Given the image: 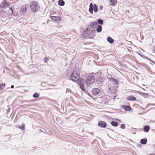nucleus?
<instances>
[{
  "instance_id": "17",
  "label": "nucleus",
  "mask_w": 155,
  "mask_h": 155,
  "mask_svg": "<svg viewBox=\"0 0 155 155\" xmlns=\"http://www.w3.org/2000/svg\"><path fill=\"white\" fill-rule=\"evenodd\" d=\"M58 4L60 6H63L64 5V2L62 0H59L58 2Z\"/></svg>"
},
{
  "instance_id": "20",
  "label": "nucleus",
  "mask_w": 155,
  "mask_h": 155,
  "mask_svg": "<svg viewBox=\"0 0 155 155\" xmlns=\"http://www.w3.org/2000/svg\"><path fill=\"white\" fill-rule=\"evenodd\" d=\"M111 124L114 127H116L118 124L117 123L114 121H112L111 122Z\"/></svg>"
},
{
  "instance_id": "27",
  "label": "nucleus",
  "mask_w": 155,
  "mask_h": 155,
  "mask_svg": "<svg viewBox=\"0 0 155 155\" xmlns=\"http://www.w3.org/2000/svg\"><path fill=\"white\" fill-rule=\"evenodd\" d=\"M25 126V124H23L22 125V127H21V129L23 130H24L25 129V128L24 127Z\"/></svg>"
},
{
  "instance_id": "23",
  "label": "nucleus",
  "mask_w": 155,
  "mask_h": 155,
  "mask_svg": "<svg viewBox=\"0 0 155 155\" xmlns=\"http://www.w3.org/2000/svg\"><path fill=\"white\" fill-rule=\"evenodd\" d=\"M125 109L127 111H130L131 110V107L129 106H127L125 107Z\"/></svg>"
},
{
  "instance_id": "25",
  "label": "nucleus",
  "mask_w": 155,
  "mask_h": 155,
  "mask_svg": "<svg viewBox=\"0 0 155 155\" xmlns=\"http://www.w3.org/2000/svg\"><path fill=\"white\" fill-rule=\"evenodd\" d=\"M120 127L122 129H124L125 127V125L124 124H122L120 126Z\"/></svg>"
},
{
  "instance_id": "13",
  "label": "nucleus",
  "mask_w": 155,
  "mask_h": 155,
  "mask_svg": "<svg viewBox=\"0 0 155 155\" xmlns=\"http://www.w3.org/2000/svg\"><path fill=\"white\" fill-rule=\"evenodd\" d=\"M51 19L55 21H57L60 20V18L59 16H52L51 17Z\"/></svg>"
},
{
  "instance_id": "1",
  "label": "nucleus",
  "mask_w": 155,
  "mask_h": 155,
  "mask_svg": "<svg viewBox=\"0 0 155 155\" xmlns=\"http://www.w3.org/2000/svg\"><path fill=\"white\" fill-rule=\"evenodd\" d=\"M95 79V78L93 75H91L87 78L85 81L81 78L79 79V84L81 90L84 92L85 91L86 89L84 87V84H85L86 87L94 82Z\"/></svg>"
},
{
  "instance_id": "26",
  "label": "nucleus",
  "mask_w": 155,
  "mask_h": 155,
  "mask_svg": "<svg viewBox=\"0 0 155 155\" xmlns=\"http://www.w3.org/2000/svg\"><path fill=\"white\" fill-rule=\"evenodd\" d=\"M48 59L46 57H45L44 58V61L45 63H46L48 61Z\"/></svg>"
},
{
  "instance_id": "2",
  "label": "nucleus",
  "mask_w": 155,
  "mask_h": 155,
  "mask_svg": "<svg viewBox=\"0 0 155 155\" xmlns=\"http://www.w3.org/2000/svg\"><path fill=\"white\" fill-rule=\"evenodd\" d=\"M97 23L96 22H94L92 23V25L87 28L84 31L83 35L86 37H87L91 35L94 34L95 31L94 28V27L96 26V25H97Z\"/></svg>"
},
{
  "instance_id": "4",
  "label": "nucleus",
  "mask_w": 155,
  "mask_h": 155,
  "mask_svg": "<svg viewBox=\"0 0 155 155\" xmlns=\"http://www.w3.org/2000/svg\"><path fill=\"white\" fill-rule=\"evenodd\" d=\"M30 6L31 10L34 12H37L39 8L38 3L35 2H31L30 5Z\"/></svg>"
},
{
  "instance_id": "33",
  "label": "nucleus",
  "mask_w": 155,
  "mask_h": 155,
  "mask_svg": "<svg viewBox=\"0 0 155 155\" xmlns=\"http://www.w3.org/2000/svg\"><path fill=\"white\" fill-rule=\"evenodd\" d=\"M102 78V79H103V80H102V81H102H102H103V80H104V79H103V78Z\"/></svg>"
},
{
  "instance_id": "18",
  "label": "nucleus",
  "mask_w": 155,
  "mask_h": 155,
  "mask_svg": "<svg viewBox=\"0 0 155 155\" xmlns=\"http://www.w3.org/2000/svg\"><path fill=\"white\" fill-rule=\"evenodd\" d=\"M107 41L110 44L113 43L114 42V40L110 37H108L107 38Z\"/></svg>"
},
{
  "instance_id": "24",
  "label": "nucleus",
  "mask_w": 155,
  "mask_h": 155,
  "mask_svg": "<svg viewBox=\"0 0 155 155\" xmlns=\"http://www.w3.org/2000/svg\"><path fill=\"white\" fill-rule=\"evenodd\" d=\"M103 21L101 19H99L97 20V22L98 24L102 25L103 23Z\"/></svg>"
},
{
  "instance_id": "6",
  "label": "nucleus",
  "mask_w": 155,
  "mask_h": 155,
  "mask_svg": "<svg viewBox=\"0 0 155 155\" xmlns=\"http://www.w3.org/2000/svg\"><path fill=\"white\" fill-rule=\"evenodd\" d=\"M117 86L115 85L111 86L109 88V91L112 93H115L117 90Z\"/></svg>"
},
{
  "instance_id": "21",
  "label": "nucleus",
  "mask_w": 155,
  "mask_h": 155,
  "mask_svg": "<svg viewBox=\"0 0 155 155\" xmlns=\"http://www.w3.org/2000/svg\"><path fill=\"white\" fill-rule=\"evenodd\" d=\"M5 86V84H0V91L2 90Z\"/></svg>"
},
{
  "instance_id": "14",
  "label": "nucleus",
  "mask_w": 155,
  "mask_h": 155,
  "mask_svg": "<svg viewBox=\"0 0 155 155\" xmlns=\"http://www.w3.org/2000/svg\"><path fill=\"white\" fill-rule=\"evenodd\" d=\"M150 129V126L148 125H146L144 127L143 130L144 132L147 133L149 131Z\"/></svg>"
},
{
  "instance_id": "12",
  "label": "nucleus",
  "mask_w": 155,
  "mask_h": 155,
  "mask_svg": "<svg viewBox=\"0 0 155 155\" xmlns=\"http://www.w3.org/2000/svg\"><path fill=\"white\" fill-rule=\"evenodd\" d=\"M127 99L129 101H135L136 99V97L133 96H129L127 97Z\"/></svg>"
},
{
  "instance_id": "31",
  "label": "nucleus",
  "mask_w": 155,
  "mask_h": 155,
  "mask_svg": "<svg viewBox=\"0 0 155 155\" xmlns=\"http://www.w3.org/2000/svg\"><path fill=\"white\" fill-rule=\"evenodd\" d=\"M19 128H20V129H21V126H19Z\"/></svg>"
},
{
  "instance_id": "16",
  "label": "nucleus",
  "mask_w": 155,
  "mask_h": 155,
  "mask_svg": "<svg viewBox=\"0 0 155 155\" xmlns=\"http://www.w3.org/2000/svg\"><path fill=\"white\" fill-rule=\"evenodd\" d=\"M109 1L110 2L111 6L114 5L117 2V0H109Z\"/></svg>"
},
{
  "instance_id": "34",
  "label": "nucleus",
  "mask_w": 155,
  "mask_h": 155,
  "mask_svg": "<svg viewBox=\"0 0 155 155\" xmlns=\"http://www.w3.org/2000/svg\"><path fill=\"white\" fill-rule=\"evenodd\" d=\"M150 155H155V154L151 155V154H150Z\"/></svg>"
},
{
  "instance_id": "19",
  "label": "nucleus",
  "mask_w": 155,
  "mask_h": 155,
  "mask_svg": "<svg viewBox=\"0 0 155 155\" xmlns=\"http://www.w3.org/2000/svg\"><path fill=\"white\" fill-rule=\"evenodd\" d=\"M147 139H142L140 140V143H141L145 144L147 143Z\"/></svg>"
},
{
  "instance_id": "15",
  "label": "nucleus",
  "mask_w": 155,
  "mask_h": 155,
  "mask_svg": "<svg viewBox=\"0 0 155 155\" xmlns=\"http://www.w3.org/2000/svg\"><path fill=\"white\" fill-rule=\"evenodd\" d=\"M102 27L101 26L97 25V27L96 30L98 32H101L102 30Z\"/></svg>"
},
{
  "instance_id": "28",
  "label": "nucleus",
  "mask_w": 155,
  "mask_h": 155,
  "mask_svg": "<svg viewBox=\"0 0 155 155\" xmlns=\"http://www.w3.org/2000/svg\"><path fill=\"white\" fill-rule=\"evenodd\" d=\"M9 10L10 11H11V14H12L13 13V9H12V8H10Z\"/></svg>"
},
{
  "instance_id": "32",
  "label": "nucleus",
  "mask_w": 155,
  "mask_h": 155,
  "mask_svg": "<svg viewBox=\"0 0 155 155\" xmlns=\"http://www.w3.org/2000/svg\"><path fill=\"white\" fill-rule=\"evenodd\" d=\"M116 96H115L114 97V100H115V97H116Z\"/></svg>"
},
{
  "instance_id": "7",
  "label": "nucleus",
  "mask_w": 155,
  "mask_h": 155,
  "mask_svg": "<svg viewBox=\"0 0 155 155\" xmlns=\"http://www.w3.org/2000/svg\"><path fill=\"white\" fill-rule=\"evenodd\" d=\"M100 92V90L98 88H94L91 91V94L94 95L98 94Z\"/></svg>"
},
{
  "instance_id": "5",
  "label": "nucleus",
  "mask_w": 155,
  "mask_h": 155,
  "mask_svg": "<svg viewBox=\"0 0 155 155\" xmlns=\"http://www.w3.org/2000/svg\"><path fill=\"white\" fill-rule=\"evenodd\" d=\"M93 9H94V12H97L98 11V6L96 4H94V5L93 8V5L91 3L90 4L89 9V11L90 13H92L93 12Z\"/></svg>"
},
{
  "instance_id": "8",
  "label": "nucleus",
  "mask_w": 155,
  "mask_h": 155,
  "mask_svg": "<svg viewBox=\"0 0 155 155\" xmlns=\"http://www.w3.org/2000/svg\"><path fill=\"white\" fill-rule=\"evenodd\" d=\"M27 6L26 5L22 6L20 10V12L22 15L24 14L26 12Z\"/></svg>"
},
{
  "instance_id": "30",
  "label": "nucleus",
  "mask_w": 155,
  "mask_h": 155,
  "mask_svg": "<svg viewBox=\"0 0 155 155\" xmlns=\"http://www.w3.org/2000/svg\"><path fill=\"white\" fill-rule=\"evenodd\" d=\"M14 87V86L13 85H12L11 86V88H12Z\"/></svg>"
},
{
  "instance_id": "3",
  "label": "nucleus",
  "mask_w": 155,
  "mask_h": 155,
  "mask_svg": "<svg viewBox=\"0 0 155 155\" xmlns=\"http://www.w3.org/2000/svg\"><path fill=\"white\" fill-rule=\"evenodd\" d=\"M80 76V71L79 70H77L74 71L72 74L70 79L73 81L76 82L79 79Z\"/></svg>"
},
{
  "instance_id": "22",
  "label": "nucleus",
  "mask_w": 155,
  "mask_h": 155,
  "mask_svg": "<svg viewBox=\"0 0 155 155\" xmlns=\"http://www.w3.org/2000/svg\"><path fill=\"white\" fill-rule=\"evenodd\" d=\"M33 97L34 98H38L39 96V94L37 93H35L33 95Z\"/></svg>"
},
{
  "instance_id": "11",
  "label": "nucleus",
  "mask_w": 155,
  "mask_h": 155,
  "mask_svg": "<svg viewBox=\"0 0 155 155\" xmlns=\"http://www.w3.org/2000/svg\"><path fill=\"white\" fill-rule=\"evenodd\" d=\"M98 125L102 127H106V124L104 121H100L98 123Z\"/></svg>"
},
{
  "instance_id": "29",
  "label": "nucleus",
  "mask_w": 155,
  "mask_h": 155,
  "mask_svg": "<svg viewBox=\"0 0 155 155\" xmlns=\"http://www.w3.org/2000/svg\"><path fill=\"white\" fill-rule=\"evenodd\" d=\"M103 8V7L102 6H100L99 7V9L100 10H101Z\"/></svg>"
},
{
  "instance_id": "10",
  "label": "nucleus",
  "mask_w": 155,
  "mask_h": 155,
  "mask_svg": "<svg viewBox=\"0 0 155 155\" xmlns=\"http://www.w3.org/2000/svg\"><path fill=\"white\" fill-rule=\"evenodd\" d=\"M8 6V4L5 0L4 1H3L0 5L1 8H4Z\"/></svg>"
},
{
  "instance_id": "35",
  "label": "nucleus",
  "mask_w": 155,
  "mask_h": 155,
  "mask_svg": "<svg viewBox=\"0 0 155 155\" xmlns=\"http://www.w3.org/2000/svg\"><path fill=\"white\" fill-rule=\"evenodd\" d=\"M152 62H153V61H152Z\"/></svg>"
},
{
  "instance_id": "9",
  "label": "nucleus",
  "mask_w": 155,
  "mask_h": 155,
  "mask_svg": "<svg viewBox=\"0 0 155 155\" xmlns=\"http://www.w3.org/2000/svg\"><path fill=\"white\" fill-rule=\"evenodd\" d=\"M109 79L110 81L114 84V85L117 84L118 83V80L114 78H109Z\"/></svg>"
}]
</instances>
